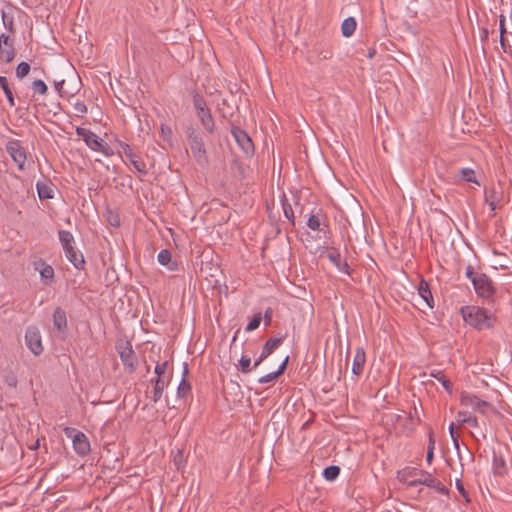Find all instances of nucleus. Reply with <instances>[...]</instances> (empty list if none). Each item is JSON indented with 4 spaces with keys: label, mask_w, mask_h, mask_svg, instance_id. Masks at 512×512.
<instances>
[{
    "label": "nucleus",
    "mask_w": 512,
    "mask_h": 512,
    "mask_svg": "<svg viewBox=\"0 0 512 512\" xmlns=\"http://www.w3.org/2000/svg\"><path fill=\"white\" fill-rule=\"evenodd\" d=\"M461 314L468 325L478 330L489 329L493 327L495 322V319L490 312L478 306L462 307Z\"/></svg>",
    "instance_id": "f257e3e1"
},
{
    "label": "nucleus",
    "mask_w": 512,
    "mask_h": 512,
    "mask_svg": "<svg viewBox=\"0 0 512 512\" xmlns=\"http://www.w3.org/2000/svg\"><path fill=\"white\" fill-rule=\"evenodd\" d=\"M400 480L405 482L409 487L425 485L435 489L442 494L446 492L445 486L439 480L433 478L432 475L426 471L413 469L411 471L404 472Z\"/></svg>",
    "instance_id": "f03ea898"
},
{
    "label": "nucleus",
    "mask_w": 512,
    "mask_h": 512,
    "mask_svg": "<svg viewBox=\"0 0 512 512\" xmlns=\"http://www.w3.org/2000/svg\"><path fill=\"white\" fill-rule=\"evenodd\" d=\"M76 134L82 137L85 144L93 151L101 152L106 157L113 155L111 147L89 129L76 127Z\"/></svg>",
    "instance_id": "7ed1b4c3"
},
{
    "label": "nucleus",
    "mask_w": 512,
    "mask_h": 512,
    "mask_svg": "<svg viewBox=\"0 0 512 512\" xmlns=\"http://www.w3.org/2000/svg\"><path fill=\"white\" fill-rule=\"evenodd\" d=\"M187 138L196 162L202 167L206 166L208 164V158L201 133L190 127L187 131Z\"/></svg>",
    "instance_id": "20e7f679"
},
{
    "label": "nucleus",
    "mask_w": 512,
    "mask_h": 512,
    "mask_svg": "<svg viewBox=\"0 0 512 512\" xmlns=\"http://www.w3.org/2000/svg\"><path fill=\"white\" fill-rule=\"evenodd\" d=\"M63 432L66 435V437L72 439L74 451L79 456H86L90 452V442L83 432L77 431L75 428L72 427H65L63 429Z\"/></svg>",
    "instance_id": "39448f33"
},
{
    "label": "nucleus",
    "mask_w": 512,
    "mask_h": 512,
    "mask_svg": "<svg viewBox=\"0 0 512 512\" xmlns=\"http://www.w3.org/2000/svg\"><path fill=\"white\" fill-rule=\"evenodd\" d=\"M473 286L476 294L485 300H491L495 294L492 281L484 273H479L478 276L473 278Z\"/></svg>",
    "instance_id": "423d86ee"
},
{
    "label": "nucleus",
    "mask_w": 512,
    "mask_h": 512,
    "mask_svg": "<svg viewBox=\"0 0 512 512\" xmlns=\"http://www.w3.org/2000/svg\"><path fill=\"white\" fill-rule=\"evenodd\" d=\"M25 344L35 356H39L43 352L42 337L38 327L29 326L26 329Z\"/></svg>",
    "instance_id": "0eeeda50"
},
{
    "label": "nucleus",
    "mask_w": 512,
    "mask_h": 512,
    "mask_svg": "<svg viewBox=\"0 0 512 512\" xmlns=\"http://www.w3.org/2000/svg\"><path fill=\"white\" fill-rule=\"evenodd\" d=\"M6 151L17 164L19 170H23L26 162V151L19 140L12 139L6 144Z\"/></svg>",
    "instance_id": "6e6552de"
},
{
    "label": "nucleus",
    "mask_w": 512,
    "mask_h": 512,
    "mask_svg": "<svg viewBox=\"0 0 512 512\" xmlns=\"http://www.w3.org/2000/svg\"><path fill=\"white\" fill-rule=\"evenodd\" d=\"M460 401L462 405L471 407L481 414H485L487 409L491 407L488 402L481 400L476 395L468 392H463L461 394Z\"/></svg>",
    "instance_id": "1a4fd4ad"
},
{
    "label": "nucleus",
    "mask_w": 512,
    "mask_h": 512,
    "mask_svg": "<svg viewBox=\"0 0 512 512\" xmlns=\"http://www.w3.org/2000/svg\"><path fill=\"white\" fill-rule=\"evenodd\" d=\"M120 153H123L129 163L137 170L139 173L146 175L147 169L145 163L132 151L130 146L125 142L119 143Z\"/></svg>",
    "instance_id": "9d476101"
},
{
    "label": "nucleus",
    "mask_w": 512,
    "mask_h": 512,
    "mask_svg": "<svg viewBox=\"0 0 512 512\" xmlns=\"http://www.w3.org/2000/svg\"><path fill=\"white\" fill-rule=\"evenodd\" d=\"M232 135L238 143L239 147L243 150L246 155L253 152L254 146L249 135L240 128H233Z\"/></svg>",
    "instance_id": "9b49d317"
},
{
    "label": "nucleus",
    "mask_w": 512,
    "mask_h": 512,
    "mask_svg": "<svg viewBox=\"0 0 512 512\" xmlns=\"http://www.w3.org/2000/svg\"><path fill=\"white\" fill-rule=\"evenodd\" d=\"M119 355L123 365L128 367L130 372L134 371L136 356L129 342H125L124 345L119 347Z\"/></svg>",
    "instance_id": "f8f14e48"
},
{
    "label": "nucleus",
    "mask_w": 512,
    "mask_h": 512,
    "mask_svg": "<svg viewBox=\"0 0 512 512\" xmlns=\"http://www.w3.org/2000/svg\"><path fill=\"white\" fill-rule=\"evenodd\" d=\"M34 268L39 271L41 281L44 285L49 286L52 284L54 280V269L51 265L39 260L34 262Z\"/></svg>",
    "instance_id": "ddd939ff"
},
{
    "label": "nucleus",
    "mask_w": 512,
    "mask_h": 512,
    "mask_svg": "<svg viewBox=\"0 0 512 512\" xmlns=\"http://www.w3.org/2000/svg\"><path fill=\"white\" fill-rule=\"evenodd\" d=\"M365 363H366L365 350L362 347H358L355 351V355H354V359H353L352 373L357 376L362 374Z\"/></svg>",
    "instance_id": "4468645a"
},
{
    "label": "nucleus",
    "mask_w": 512,
    "mask_h": 512,
    "mask_svg": "<svg viewBox=\"0 0 512 512\" xmlns=\"http://www.w3.org/2000/svg\"><path fill=\"white\" fill-rule=\"evenodd\" d=\"M189 373L188 364L183 363L182 379L177 388L178 398H186L191 393V384L186 380Z\"/></svg>",
    "instance_id": "2eb2a0df"
},
{
    "label": "nucleus",
    "mask_w": 512,
    "mask_h": 512,
    "mask_svg": "<svg viewBox=\"0 0 512 512\" xmlns=\"http://www.w3.org/2000/svg\"><path fill=\"white\" fill-rule=\"evenodd\" d=\"M67 325L68 322L66 312L61 307H57L53 312L54 328L59 332H63L67 329Z\"/></svg>",
    "instance_id": "dca6fc26"
},
{
    "label": "nucleus",
    "mask_w": 512,
    "mask_h": 512,
    "mask_svg": "<svg viewBox=\"0 0 512 512\" xmlns=\"http://www.w3.org/2000/svg\"><path fill=\"white\" fill-rule=\"evenodd\" d=\"M484 193L485 202L489 205L490 210L494 211L496 209L498 202L501 199V192L495 186H491L485 188Z\"/></svg>",
    "instance_id": "f3484780"
},
{
    "label": "nucleus",
    "mask_w": 512,
    "mask_h": 512,
    "mask_svg": "<svg viewBox=\"0 0 512 512\" xmlns=\"http://www.w3.org/2000/svg\"><path fill=\"white\" fill-rule=\"evenodd\" d=\"M328 259L336 266L338 271L349 274V265L345 260L341 259V255L338 251L332 250L327 254Z\"/></svg>",
    "instance_id": "a211bd4d"
},
{
    "label": "nucleus",
    "mask_w": 512,
    "mask_h": 512,
    "mask_svg": "<svg viewBox=\"0 0 512 512\" xmlns=\"http://www.w3.org/2000/svg\"><path fill=\"white\" fill-rule=\"evenodd\" d=\"M157 260L161 265L166 266L170 271L178 270L177 262L172 260L171 252L167 249H163L158 253Z\"/></svg>",
    "instance_id": "6ab92c4d"
},
{
    "label": "nucleus",
    "mask_w": 512,
    "mask_h": 512,
    "mask_svg": "<svg viewBox=\"0 0 512 512\" xmlns=\"http://www.w3.org/2000/svg\"><path fill=\"white\" fill-rule=\"evenodd\" d=\"M418 294L424 300V302L429 308L434 307V299L429 284L424 279H421L419 283Z\"/></svg>",
    "instance_id": "aec40b11"
},
{
    "label": "nucleus",
    "mask_w": 512,
    "mask_h": 512,
    "mask_svg": "<svg viewBox=\"0 0 512 512\" xmlns=\"http://www.w3.org/2000/svg\"><path fill=\"white\" fill-rule=\"evenodd\" d=\"M66 258L73 264L76 269H82L85 264L83 254L76 251L75 248L64 250Z\"/></svg>",
    "instance_id": "412c9836"
},
{
    "label": "nucleus",
    "mask_w": 512,
    "mask_h": 512,
    "mask_svg": "<svg viewBox=\"0 0 512 512\" xmlns=\"http://www.w3.org/2000/svg\"><path fill=\"white\" fill-rule=\"evenodd\" d=\"M197 116H198L203 128L208 133H213L215 131L214 119L212 117V114H211V111L209 108L198 113Z\"/></svg>",
    "instance_id": "4be33fe9"
},
{
    "label": "nucleus",
    "mask_w": 512,
    "mask_h": 512,
    "mask_svg": "<svg viewBox=\"0 0 512 512\" xmlns=\"http://www.w3.org/2000/svg\"><path fill=\"white\" fill-rule=\"evenodd\" d=\"M169 382H170V377L156 378L155 384H154V389H153V395H152V401L154 403L158 402L161 399L162 393H163L165 387L168 386Z\"/></svg>",
    "instance_id": "5701e85b"
},
{
    "label": "nucleus",
    "mask_w": 512,
    "mask_h": 512,
    "mask_svg": "<svg viewBox=\"0 0 512 512\" xmlns=\"http://www.w3.org/2000/svg\"><path fill=\"white\" fill-rule=\"evenodd\" d=\"M282 338H270L262 348V356L269 357L281 344Z\"/></svg>",
    "instance_id": "b1692460"
},
{
    "label": "nucleus",
    "mask_w": 512,
    "mask_h": 512,
    "mask_svg": "<svg viewBox=\"0 0 512 512\" xmlns=\"http://www.w3.org/2000/svg\"><path fill=\"white\" fill-rule=\"evenodd\" d=\"M356 29V20L353 17L346 18L341 25L342 35L344 37H350L353 35Z\"/></svg>",
    "instance_id": "393cba45"
},
{
    "label": "nucleus",
    "mask_w": 512,
    "mask_h": 512,
    "mask_svg": "<svg viewBox=\"0 0 512 512\" xmlns=\"http://www.w3.org/2000/svg\"><path fill=\"white\" fill-rule=\"evenodd\" d=\"M457 421L459 423H465L473 428H477L479 426L478 420L476 417L471 416L468 412L460 411L457 414Z\"/></svg>",
    "instance_id": "a878e982"
},
{
    "label": "nucleus",
    "mask_w": 512,
    "mask_h": 512,
    "mask_svg": "<svg viewBox=\"0 0 512 512\" xmlns=\"http://www.w3.org/2000/svg\"><path fill=\"white\" fill-rule=\"evenodd\" d=\"M59 240L63 247V250L73 248L74 237L71 232L66 230L59 231Z\"/></svg>",
    "instance_id": "bb28decb"
},
{
    "label": "nucleus",
    "mask_w": 512,
    "mask_h": 512,
    "mask_svg": "<svg viewBox=\"0 0 512 512\" xmlns=\"http://www.w3.org/2000/svg\"><path fill=\"white\" fill-rule=\"evenodd\" d=\"M0 88L3 90L7 100L9 102V105L11 107H13L15 105L14 96H13L12 90L10 89L8 80L4 76H0Z\"/></svg>",
    "instance_id": "cd10ccee"
},
{
    "label": "nucleus",
    "mask_w": 512,
    "mask_h": 512,
    "mask_svg": "<svg viewBox=\"0 0 512 512\" xmlns=\"http://www.w3.org/2000/svg\"><path fill=\"white\" fill-rule=\"evenodd\" d=\"M36 188L40 199L53 198V190L45 183L37 182Z\"/></svg>",
    "instance_id": "c85d7f7f"
},
{
    "label": "nucleus",
    "mask_w": 512,
    "mask_h": 512,
    "mask_svg": "<svg viewBox=\"0 0 512 512\" xmlns=\"http://www.w3.org/2000/svg\"><path fill=\"white\" fill-rule=\"evenodd\" d=\"M459 175L461 179L466 182H471L479 185V182L476 179L475 171L471 168H462L459 170Z\"/></svg>",
    "instance_id": "c756f323"
},
{
    "label": "nucleus",
    "mask_w": 512,
    "mask_h": 512,
    "mask_svg": "<svg viewBox=\"0 0 512 512\" xmlns=\"http://www.w3.org/2000/svg\"><path fill=\"white\" fill-rule=\"evenodd\" d=\"M339 474L340 468L335 465L328 466L323 470V477L327 481H334L339 476Z\"/></svg>",
    "instance_id": "7c9ffc66"
},
{
    "label": "nucleus",
    "mask_w": 512,
    "mask_h": 512,
    "mask_svg": "<svg viewBox=\"0 0 512 512\" xmlns=\"http://www.w3.org/2000/svg\"><path fill=\"white\" fill-rule=\"evenodd\" d=\"M431 376L436 378L439 382H441L442 386L444 387V389L446 391H448L449 393L452 392V384H451V382L445 378V376L442 374L441 371L433 370L431 372Z\"/></svg>",
    "instance_id": "2f4dec72"
},
{
    "label": "nucleus",
    "mask_w": 512,
    "mask_h": 512,
    "mask_svg": "<svg viewBox=\"0 0 512 512\" xmlns=\"http://www.w3.org/2000/svg\"><path fill=\"white\" fill-rule=\"evenodd\" d=\"M193 105L196 110V114L208 109L206 101L199 94L193 96Z\"/></svg>",
    "instance_id": "473e14b6"
},
{
    "label": "nucleus",
    "mask_w": 512,
    "mask_h": 512,
    "mask_svg": "<svg viewBox=\"0 0 512 512\" xmlns=\"http://www.w3.org/2000/svg\"><path fill=\"white\" fill-rule=\"evenodd\" d=\"M493 468L495 474L502 475L505 472V461L502 457H494Z\"/></svg>",
    "instance_id": "72a5a7b5"
},
{
    "label": "nucleus",
    "mask_w": 512,
    "mask_h": 512,
    "mask_svg": "<svg viewBox=\"0 0 512 512\" xmlns=\"http://www.w3.org/2000/svg\"><path fill=\"white\" fill-rule=\"evenodd\" d=\"M30 72V65L27 62H20L16 68V76L18 78H24Z\"/></svg>",
    "instance_id": "f704fd0d"
},
{
    "label": "nucleus",
    "mask_w": 512,
    "mask_h": 512,
    "mask_svg": "<svg viewBox=\"0 0 512 512\" xmlns=\"http://www.w3.org/2000/svg\"><path fill=\"white\" fill-rule=\"evenodd\" d=\"M282 208L285 217L294 225V213L291 205L287 202L286 199H282Z\"/></svg>",
    "instance_id": "c9c22d12"
},
{
    "label": "nucleus",
    "mask_w": 512,
    "mask_h": 512,
    "mask_svg": "<svg viewBox=\"0 0 512 512\" xmlns=\"http://www.w3.org/2000/svg\"><path fill=\"white\" fill-rule=\"evenodd\" d=\"M32 89L34 90V92L41 94V95H45L48 90L47 85L45 84V82L43 80L33 81Z\"/></svg>",
    "instance_id": "e433bc0d"
},
{
    "label": "nucleus",
    "mask_w": 512,
    "mask_h": 512,
    "mask_svg": "<svg viewBox=\"0 0 512 512\" xmlns=\"http://www.w3.org/2000/svg\"><path fill=\"white\" fill-rule=\"evenodd\" d=\"M239 364L242 373H249L252 370L249 356L243 355L239 360Z\"/></svg>",
    "instance_id": "4c0bfd02"
},
{
    "label": "nucleus",
    "mask_w": 512,
    "mask_h": 512,
    "mask_svg": "<svg viewBox=\"0 0 512 512\" xmlns=\"http://www.w3.org/2000/svg\"><path fill=\"white\" fill-rule=\"evenodd\" d=\"M261 319L262 317L260 313L255 314L252 320L246 326L245 331L250 332L257 329L261 323Z\"/></svg>",
    "instance_id": "58836bf2"
},
{
    "label": "nucleus",
    "mask_w": 512,
    "mask_h": 512,
    "mask_svg": "<svg viewBox=\"0 0 512 512\" xmlns=\"http://www.w3.org/2000/svg\"><path fill=\"white\" fill-rule=\"evenodd\" d=\"M1 55L6 62H11L15 57V49L13 44H9L8 48L2 49Z\"/></svg>",
    "instance_id": "ea45409f"
},
{
    "label": "nucleus",
    "mask_w": 512,
    "mask_h": 512,
    "mask_svg": "<svg viewBox=\"0 0 512 512\" xmlns=\"http://www.w3.org/2000/svg\"><path fill=\"white\" fill-rule=\"evenodd\" d=\"M168 367V361H164L163 363H157L154 368V373L157 378H166L165 373Z\"/></svg>",
    "instance_id": "a19ab883"
},
{
    "label": "nucleus",
    "mask_w": 512,
    "mask_h": 512,
    "mask_svg": "<svg viewBox=\"0 0 512 512\" xmlns=\"http://www.w3.org/2000/svg\"><path fill=\"white\" fill-rule=\"evenodd\" d=\"M279 376L280 375L278 374V372L274 371V372H271V373H268L266 375L261 376L258 379V382L261 383V384L270 383V382L275 381Z\"/></svg>",
    "instance_id": "79ce46f5"
},
{
    "label": "nucleus",
    "mask_w": 512,
    "mask_h": 512,
    "mask_svg": "<svg viewBox=\"0 0 512 512\" xmlns=\"http://www.w3.org/2000/svg\"><path fill=\"white\" fill-rule=\"evenodd\" d=\"M320 219L318 218V216L316 215H311L309 218H308V221H307V226L311 229V230H319L320 228Z\"/></svg>",
    "instance_id": "37998d69"
},
{
    "label": "nucleus",
    "mask_w": 512,
    "mask_h": 512,
    "mask_svg": "<svg viewBox=\"0 0 512 512\" xmlns=\"http://www.w3.org/2000/svg\"><path fill=\"white\" fill-rule=\"evenodd\" d=\"M449 429V433H450V436L452 438V441H453V446L455 447L456 450L459 451V441H458V436L457 434L455 433V427H454V424L451 423L448 427Z\"/></svg>",
    "instance_id": "c03bdc74"
},
{
    "label": "nucleus",
    "mask_w": 512,
    "mask_h": 512,
    "mask_svg": "<svg viewBox=\"0 0 512 512\" xmlns=\"http://www.w3.org/2000/svg\"><path fill=\"white\" fill-rule=\"evenodd\" d=\"M456 488H457L458 492L462 495V497L465 498L466 502H470L469 494L465 490L463 483L459 479L456 480Z\"/></svg>",
    "instance_id": "a18cd8bd"
},
{
    "label": "nucleus",
    "mask_w": 512,
    "mask_h": 512,
    "mask_svg": "<svg viewBox=\"0 0 512 512\" xmlns=\"http://www.w3.org/2000/svg\"><path fill=\"white\" fill-rule=\"evenodd\" d=\"M499 29H500V43L502 46H504L505 45L504 34L506 33V28H505V17L503 15L500 16Z\"/></svg>",
    "instance_id": "49530a36"
},
{
    "label": "nucleus",
    "mask_w": 512,
    "mask_h": 512,
    "mask_svg": "<svg viewBox=\"0 0 512 512\" xmlns=\"http://www.w3.org/2000/svg\"><path fill=\"white\" fill-rule=\"evenodd\" d=\"M9 44H12V42L10 41L9 36L6 35V34H1L0 35V48L2 46H4V48H8Z\"/></svg>",
    "instance_id": "de8ad7c7"
},
{
    "label": "nucleus",
    "mask_w": 512,
    "mask_h": 512,
    "mask_svg": "<svg viewBox=\"0 0 512 512\" xmlns=\"http://www.w3.org/2000/svg\"><path fill=\"white\" fill-rule=\"evenodd\" d=\"M74 109L81 114L87 113V106L83 102H76L74 104Z\"/></svg>",
    "instance_id": "09e8293b"
},
{
    "label": "nucleus",
    "mask_w": 512,
    "mask_h": 512,
    "mask_svg": "<svg viewBox=\"0 0 512 512\" xmlns=\"http://www.w3.org/2000/svg\"><path fill=\"white\" fill-rule=\"evenodd\" d=\"M465 274H466V277H467L468 279H470V280H471V282L473 283V278H474V277H476V276H478V274H479V273H474V271H473V267H472L471 265H468V266L466 267V272H465Z\"/></svg>",
    "instance_id": "8fccbe9b"
},
{
    "label": "nucleus",
    "mask_w": 512,
    "mask_h": 512,
    "mask_svg": "<svg viewBox=\"0 0 512 512\" xmlns=\"http://www.w3.org/2000/svg\"><path fill=\"white\" fill-rule=\"evenodd\" d=\"M289 361V356H286L282 363L279 365L278 369L276 370L279 375H282L287 367Z\"/></svg>",
    "instance_id": "3c124183"
},
{
    "label": "nucleus",
    "mask_w": 512,
    "mask_h": 512,
    "mask_svg": "<svg viewBox=\"0 0 512 512\" xmlns=\"http://www.w3.org/2000/svg\"><path fill=\"white\" fill-rule=\"evenodd\" d=\"M63 85L64 80L54 82V88L60 94V96H62Z\"/></svg>",
    "instance_id": "603ef678"
},
{
    "label": "nucleus",
    "mask_w": 512,
    "mask_h": 512,
    "mask_svg": "<svg viewBox=\"0 0 512 512\" xmlns=\"http://www.w3.org/2000/svg\"><path fill=\"white\" fill-rule=\"evenodd\" d=\"M6 383L11 387H16L17 385V379L15 376L10 375L6 377Z\"/></svg>",
    "instance_id": "864d4df0"
},
{
    "label": "nucleus",
    "mask_w": 512,
    "mask_h": 512,
    "mask_svg": "<svg viewBox=\"0 0 512 512\" xmlns=\"http://www.w3.org/2000/svg\"><path fill=\"white\" fill-rule=\"evenodd\" d=\"M430 448H431V451H434V449H435V440L433 438V433L431 431L429 432V441H428L427 449H430Z\"/></svg>",
    "instance_id": "5fc2aeb1"
},
{
    "label": "nucleus",
    "mask_w": 512,
    "mask_h": 512,
    "mask_svg": "<svg viewBox=\"0 0 512 512\" xmlns=\"http://www.w3.org/2000/svg\"><path fill=\"white\" fill-rule=\"evenodd\" d=\"M433 457H434V451H431V448L427 449L426 461L428 464H431Z\"/></svg>",
    "instance_id": "6e6d98bb"
},
{
    "label": "nucleus",
    "mask_w": 512,
    "mask_h": 512,
    "mask_svg": "<svg viewBox=\"0 0 512 512\" xmlns=\"http://www.w3.org/2000/svg\"><path fill=\"white\" fill-rule=\"evenodd\" d=\"M267 357H263L262 353L260 356L254 361L253 368H257Z\"/></svg>",
    "instance_id": "4d7b16f0"
},
{
    "label": "nucleus",
    "mask_w": 512,
    "mask_h": 512,
    "mask_svg": "<svg viewBox=\"0 0 512 512\" xmlns=\"http://www.w3.org/2000/svg\"><path fill=\"white\" fill-rule=\"evenodd\" d=\"M487 38H488V30L487 29H483L482 32H481V39L485 40Z\"/></svg>",
    "instance_id": "13d9d810"
},
{
    "label": "nucleus",
    "mask_w": 512,
    "mask_h": 512,
    "mask_svg": "<svg viewBox=\"0 0 512 512\" xmlns=\"http://www.w3.org/2000/svg\"><path fill=\"white\" fill-rule=\"evenodd\" d=\"M39 448V439L36 440L35 444L31 447V449L36 450Z\"/></svg>",
    "instance_id": "bf43d9fd"
},
{
    "label": "nucleus",
    "mask_w": 512,
    "mask_h": 512,
    "mask_svg": "<svg viewBox=\"0 0 512 512\" xmlns=\"http://www.w3.org/2000/svg\"><path fill=\"white\" fill-rule=\"evenodd\" d=\"M375 55V50H370L369 53H368V57L369 58H373V56Z\"/></svg>",
    "instance_id": "052dcab7"
},
{
    "label": "nucleus",
    "mask_w": 512,
    "mask_h": 512,
    "mask_svg": "<svg viewBox=\"0 0 512 512\" xmlns=\"http://www.w3.org/2000/svg\"><path fill=\"white\" fill-rule=\"evenodd\" d=\"M265 319H266L267 321H270V315H269V313H268V312H266V313H265Z\"/></svg>",
    "instance_id": "680f3d73"
},
{
    "label": "nucleus",
    "mask_w": 512,
    "mask_h": 512,
    "mask_svg": "<svg viewBox=\"0 0 512 512\" xmlns=\"http://www.w3.org/2000/svg\"><path fill=\"white\" fill-rule=\"evenodd\" d=\"M3 22H4V26H5L6 28H7V27H9V24H7V23H6V21H5V16H3Z\"/></svg>",
    "instance_id": "e2e57ef3"
},
{
    "label": "nucleus",
    "mask_w": 512,
    "mask_h": 512,
    "mask_svg": "<svg viewBox=\"0 0 512 512\" xmlns=\"http://www.w3.org/2000/svg\"><path fill=\"white\" fill-rule=\"evenodd\" d=\"M111 224L114 225V226H117V225H119V221L115 220V222H111Z\"/></svg>",
    "instance_id": "0e129e2a"
},
{
    "label": "nucleus",
    "mask_w": 512,
    "mask_h": 512,
    "mask_svg": "<svg viewBox=\"0 0 512 512\" xmlns=\"http://www.w3.org/2000/svg\"><path fill=\"white\" fill-rule=\"evenodd\" d=\"M12 24H13V21L11 20V21L9 22V27H11V26H12Z\"/></svg>",
    "instance_id": "69168bd1"
}]
</instances>
